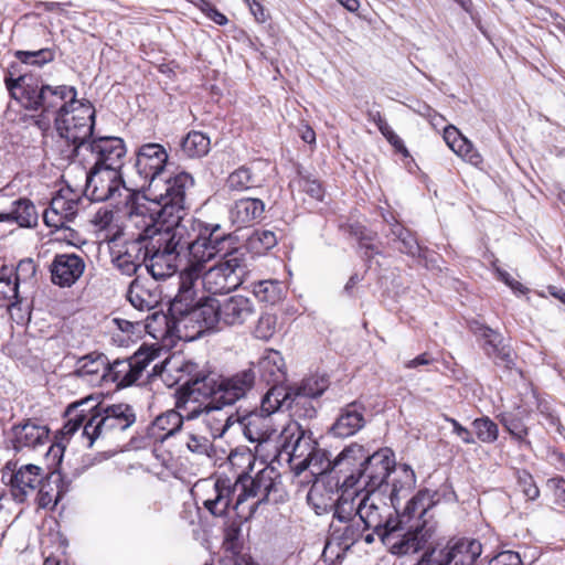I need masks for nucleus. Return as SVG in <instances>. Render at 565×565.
Listing matches in <instances>:
<instances>
[{
    "label": "nucleus",
    "mask_w": 565,
    "mask_h": 565,
    "mask_svg": "<svg viewBox=\"0 0 565 565\" xmlns=\"http://www.w3.org/2000/svg\"><path fill=\"white\" fill-rule=\"evenodd\" d=\"M403 487L393 483L390 502L397 516L388 532H384L382 543L396 556L415 554L424 550L433 537L437 521L433 509L440 502V493L429 489L419 490L398 512L399 493Z\"/></svg>",
    "instance_id": "nucleus-1"
},
{
    "label": "nucleus",
    "mask_w": 565,
    "mask_h": 565,
    "mask_svg": "<svg viewBox=\"0 0 565 565\" xmlns=\"http://www.w3.org/2000/svg\"><path fill=\"white\" fill-rule=\"evenodd\" d=\"M4 84L10 97L23 109L36 113L35 125L43 131L51 128L64 107H72L77 96L74 86H52L35 74L25 73L17 77L9 73L4 77Z\"/></svg>",
    "instance_id": "nucleus-2"
},
{
    "label": "nucleus",
    "mask_w": 565,
    "mask_h": 565,
    "mask_svg": "<svg viewBox=\"0 0 565 565\" xmlns=\"http://www.w3.org/2000/svg\"><path fill=\"white\" fill-rule=\"evenodd\" d=\"M275 489V470L264 467L254 477L242 472L232 484L227 478H218L212 486L213 494L203 501V505L215 516H222L228 510L235 495L234 510L241 518H249L257 507L269 500Z\"/></svg>",
    "instance_id": "nucleus-3"
},
{
    "label": "nucleus",
    "mask_w": 565,
    "mask_h": 565,
    "mask_svg": "<svg viewBox=\"0 0 565 565\" xmlns=\"http://www.w3.org/2000/svg\"><path fill=\"white\" fill-rule=\"evenodd\" d=\"M334 466L345 467L344 475L337 477L341 492H380L395 467V460L388 448L371 454L364 446L353 443L335 457Z\"/></svg>",
    "instance_id": "nucleus-4"
},
{
    "label": "nucleus",
    "mask_w": 565,
    "mask_h": 565,
    "mask_svg": "<svg viewBox=\"0 0 565 565\" xmlns=\"http://www.w3.org/2000/svg\"><path fill=\"white\" fill-rule=\"evenodd\" d=\"M194 185V179L188 172H180L162 183V190H149L150 206L161 227V232L177 234L181 232L182 238H189V231L196 218L188 217L185 213V193Z\"/></svg>",
    "instance_id": "nucleus-5"
},
{
    "label": "nucleus",
    "mask_w": 565,
    "mask_h": 565,
    "mask_svg": "<svg viewBox=\"0 0 565 565\" xmlns=\"http://www.w3.org/2000/svg\"><path fill=\"white\" fill-rule=\"evenodd\" d=\"M255 315L252 298L234 295L222 299L206 297L204 301L190 313L195 321L198 333L210 330H221L224 327L242 326Z\"/></svg>",
    "instance_id": "nucleus-6"
},
{
    "label": "nucleus",
    "mask_w": 565,
    "mask_h": 565,
    "mask_svg": "<svg viewBox=\"0 0 565 565\" xmlns=\"http://www.w3.org/2000/svg\"><path fill=\"white\" fill-rule=\"evenodd\" d=\"M169 372L175 371L179 375L175 383L180 384L179 398L193 407L201 403L213 402L222 404V375L199 369V365L192 361L169 362Z\"/></svg>",
    "instance_id": "nucleus-7"
},
{
    "label": "nucleus",
    "mask_w": 565,
    "mask_h": 565,
    "mask_svg": "<svg viewBox=\"0 0 565 565\" xmlns=\"http://www.w3.org/2000/svg\"><path fill=\"white\" fill-rule=\"evenodd\" d=\"M54 125L58 135L72 145L71 156L86 159L84 149L94 138L95 109L90 103H83L74 99L72 107H64V110L56 116Z\"/></svg>",
    "instance_id": "nucleus-8"
},
{
    "label": "nucleus",
    "mask_w": 565,
    "mask_h": 565,
    "mask_svg": "<svg viewBox=\"0 0 565 565\" xmlns=\"http://www.w3.org/2000/svg\"><path fill=\"white\" fill-rule=\"evenodd\" d=\"M204 264L196 263L188 257V265L181 270L179 279V289L175 297L170 301L168 315L163 316L167 329L171 332H181V327L189 328L194 326L195 321L190 319V313L204 299L195 302L196 292L195 282L201 278Z\"/></svg>",
    "instance_id": "nucleus-9"
},
{
    "label": "nucleus",
    "mask_w": 565,
    "mask_h": 565,
    "mask_svg": "<svg viewBox=\"0 0 565 565\" xmlns=\"http://www.w3.org/2000/svg\"><path fill=\"white\" fill-rule=\"evenodd\" d=\"M180 231H183L182 228ZM182 233L169 234L160 232L147 244V271L154 280H161L173 276L182 260L188 258L186 239Z\"/></svg>",
    "instance_id": "nucleus-10"
},
{
    "label": "nucleus",
    "mask_w": 565,
    "mask_h": 565,
    "mask_svg": "<svg viewBox=\"0 0 565 565\" xmlns=\"http://www.w3.org/2000/svg\"><path fill=\"white\" fill-rule=\"evenodd\" d=\"M186 252L190 259L205 265L220 254L232 253L233 237L220 224H209L196 220L189 231Z\"/></svg>",
    "instance_id": "nucleus-11"
},
{
    "label": "nucleus",
    "mask_w": 565,
    "mask_h": 565,
    "mask_svg": "<svg viewBox=\"0 0 565 565\" xmlns=\"http://www.w3.org/2000/svg\"><path fill=\"white\" fill-rule=\"evenodd\" d=\"M96 408L84 425V437L92 447L98 438L111 437L127 430L136 422V413L131 405L119 403L108 406L93 403Z\"/></svg>",
    "instance_id": "nucleus-12"
},
{
    "label": "nucleus",
    "mask_w": 565,
    "mask_h": 565,
    "mask_svg": "<svg viewBox=\"0 0 565 565\" xmlns=\"http://www.w3.org/2000/svg\"><path fill=\"white\" fill-rule=\"evenodd\" d=\"M318 446L312 431L297 420L288 423L279 435L278 456L289 462L295 475L299 476L308 469L312 454Z\"/></svg>",
    "instance_id": "nucleus-13"
},
{
    "label": "nucleus",
    "mask_w": 565,
    "mask_h": 565,
    "mask_svg": "<svg viewBox=\"0 0 565 565\" xmlns=\"http://www.w3.org/2000/svg\"><path fill=\"white\" fill-rule=\"evenodd\" d=\"M245 274V257L238 249H234L209 269H203L202 285L214 295L230 292L243 284Z\"/></svg>",
    "instance_id": "nucleus-14"
},
{
    "label": "nucleus",
    "mask_w": 565,
    "mask_h": 565,
    "mask_svg": "<svg viewBox=\"0 0 565 565\" xmlns=\"http://www.w3.org/2000/svg\"><path fill=\"white\" fill-rule=\"evenodd\" d=\"M354 500L351 493L342 491L333 512V520L330 524V536L338 545L348 550L363 536V522L354 512Z\"/></svg>",
    "instance_id": "nucleus-15"
},
{
    "label": "nucleus",
    "mask_w": 565,
    "mask_h": 565,
    "mask_svg": "<svg viewBox=\"0 0 565 565\" xmlns=\"http://www.w3.org/2000/svg\"><path fill=\"white\" fill-rule=\"evenodd\" d=\"M380 495V492L374 491L354 490L351 492V498H355L354 512L363 522V529L373 530L383 541L384 532L391 530L396 522V518H392L388 505L382 501Z\"/></svg>",
    "instance_id": "nucleus-16"
},
{
    "label": "nucleus",
    "mask_w": 565,
    "mask_h": 565,
    "mask_svg": "<svg viewBox=\"0 0 565 565\" xmlns=\"http://www.w3.org/2000/svg\"><path fill=\"white\" fill-rule=\"evenodd\" d=\"M312 399L291 386L275 385L265 394V408L269 412L290 411L298 418H313L317 411Z\"/></svg>",
    "instance_id": "nucleus-17"
},
{
    "label": "nucleus",
    "mask_w": 565,
    "mask_h": 565,
    "mask_svg": "<svg viewBox=\"0 0 565 565\" xmlns=\"http://www.w3.org/2000/svg\"><path fill=\"white\" fill-rule=\"evenodd\" d=\"M166 148L157 142L141 145L136 151L135 170L139 179L138 186L158 189L159 175L163 172L168 162Z\"/></svg>",
    "instance_id": "nucleus-18"
},
{
    "label": "nucleus",
    "mask_w": 565,
    "mask_h": 565,
    "mask_svg": "<svg viewBox=\"0 0 565 565\" xmlns=\"http://www.w3.org/2000/svg\"><path fill=\"white\" fill-rule=\"evenodd\" d=\"M156 356L157 352L152 348L140 347L131 356L109 362L107 382L116 384L117 387H127L137 383Z\"/></svg>",
    "instance_id": "nucleus-19"
},
{
    "label": "nucleus",
    "mask_w": 565,
    "mask_h": 565,
    "mask_svg": "<svg viewBox=\"0 0 565 565\" xmlns=\"http://www.w3.org/2000/svg\"><path fill=\"white\" fill-rule=\"evenodd\" d=\"M126 146L119 137L93 138L84 149L86 159L77 157L81 161L90 163L94 169H114L120 171L126 154Z\"/></svg>",
    "instance_id": "nucleus-20"
},
{
    "label": "nucleus",
    "mask_w": 565,
    "mask_h": 565,
    "mask_svg": "<svg viewBox=\"0 0 565 565\" xmlns=\"http://www.w3.org/2000/svg\"><path fill=\"white\" fill-rule=\"evenodd\" d=\"M470 330L478 339L482 340V350L495 365L504 370L514 367L515 353L501 333L479 321H472Z\"/></svg>",
    "instance_id": "nucleus-21"
},
{
    "label": "nucleus",
    "mask_w": 565,
    "mask_h": 565,
    "mask_svg": "<svg viewBox=\"0 0 565 565\" xmlns=\"http://www.w3.org/2000/svg\"><path fill=\"white\" fill-rule=\"evenodd\" d=\"M124 191L128 192V196H131L119 171L89 168L86 178V192L90 195V200L117 202Z\"/></svg>",
    "instance_id": "nucleus-22"
},
{
    "label": "nucleus",
    "mask_w": 565,
    "mask_h": 565,
    "mask_svg": "<svg viewBox=\"0 0 565 565\" xmlns=\"http://www.w3.org/2000/svg\"><path fill=\"white\" fill-rule=\"evenodd\" d=\"M200 413L199 408H190L179 397L175 403V409H170L156 419L148 428V436L154 441H163L174 436L179 431H183L185 424L193 420Z\"/></svg>",
    "instance_id": "nucleus-23"
},
{
    "label": "nucleus",
    "mask_w": 565,
    "mask_h": 565,
    "mask_svg": "<svg viewBox=\"0 0 565 565\" xmlns=\"http://www.w3.org/2000/svg\"><path fill=\"white\" fill-rule=\"evenodd\" d=\"M84 199L71 189L58 191L43 213L44 223L53 228H70L83 206Z\"/></svg>",
    "instance_id": "nucleus-24"
},
{
    "label": "nucleus",
    "mask_w": 565,
    "mask_h": 565,
    "mask_svg": "<svg viewBox=\"0 0 565 565\" xmlns=\"http://www.w3.org/2000/svg\"><path fill=\"white\" fill-rule=\"evenodd\" d=\"M8 479L10 491L17 502H24L29 494L42 484L43 469L36 465L28 463L15 469V463L9 461L2 472V480Z\"/></svg>",
    "instance_id": "nucleus-25"
},
{
    "label": "nucleus",
    "mask_w": 565,
    "mask_h": 565,
    "mask_svg": "<svg viewBox=\"0 0 565 565\" xmlns=\"http://www.w3.org/2000/svg\"><path fill=\"white\" fill-rule=\"evenodd\" d=\"M50 430L32 419L13 425L6 431V443L17 452L36 450L50 443Z\"/></svg>",
    "instance_id": "nucleus-26"
},
{
    "label": "nucleus",
    "mask_w": 565,
    "mask_h": 565,
    "mask_svg": "<svg viewBox=\"0 0 565 565\" xmlns=\"http://www.w3.org/2000/svg\"><path fill=\"white\" fill-rule=\"evenodd\" d=\"M128 227L135 228L131 232V239L149 243L161 232L153 209L150 206L148 196L137 199L129 207Z\"/></svg>",
    "instance_id": "nucleus-27"
},
{
    "label": "nucleus",
    "mask_w": 565,
    "mask_h": 565,
    "mask_svg": "<svg viewBox=\"0 0 565 565\" xmlns=\"http://www.w3.org/2000/svg\"><path fill=\"white\" fill-rule=\"evenodd\" d=\"M275 413L265 408L264 395L260 401V409L252 411L243 416L237 415L236 423L246 439L260 445L268 441L276 434L271 419V415Z\"/></svg>",
    "instance_id": "nucleus-28"
},
{
    "label": "nucleus",
    "mask_w": 565,
    "mask_h": 565,
    "mask_svg": "<svg viewBox=\"0 0 565 565\" xmlns=\"http://www.w3.org/2000/svg\"><path fill=\"white\" fill-rule=\"evenodd\" d=\"M224 406L223 404L207 402L193 405L192 407L200 409V413L193 418V422L199 423L212 440L222 437L225 431L236 423L234 415L223 411Z\"/></svg>",
    "instance_id": "nucleus-29"
},
{
    "label": "nucleus",
    "mask_w": 565,
    "mask_h": 565,
    "mask_svg": "<svg viewBox=\"0 0 565 565\" xmlns=\"http://www.w3.org/2000/svg\"><path fill=\"white\" fill-rule=\"evenodd\" d=\"M86 264L75 253L57 254L50 266L51 280L60 287H72L84 274Z\"/></svg>",
    "instance_id": "nucleus-30"
},
{
    "label": "nucleus",
    "mask_w": 565,
    "mask_h": 565,
    "mask_svg": "<svg viewBox=\"0 0 565 565\" xmlns=\"http://www.w3.org/2000/svg\"><path fill=\"white\" fill-rule=\"evenodd\" d=\"M147 244L140 241L131 239L125 242L122 247L113 252L111 262L114 266L126 276H132L147 262Z\"/></svg>",
    "instance_id": "nucleus-31"
},
{
    "label": "nucleus",
    "mask_w": 565,
    "mask_h": 565,
    "mask_svg": "<svg viewBox=\"0 0 565 565\" xmlns=\"http://www.w3.org/2000/svg\"><path fill=\"white\" fill-rule=\"evenodd\" d=\"M109 360L104 353L92 352L77 359L73 375L89 385L107 383Z\"/></svg>",
    "instance_id": "nucleus-32"
},
{
    "label": "nucleus",
    "mask_w": 565,
    "mask_h": 565,
    "mask_svg": "<svg viewBox=\"0 0 565 565\" xmlns=\"http://www.w3.org/2000/svg\"><path fill=\"white\" fill-rule=\"evenodd\" d=\"M256 382V372L254 367H246L231 376H222V395L221 403L223 405H232L245 397L254 387Z\"/></svg>",
    "instance_id": "nucleus-33"
},
{
    "label": "nucleus",
    "mask_w": 565,
    "mask_h": 565,
    "mask_svg": "<svg viewBox=\"0 0 565 565\" xmlns=\"http://www.w3.org/2000/svg\"><path fill=\"white\" fill-rule=\"evenodd\" d=\"M127 299L136 309L149 311L161 302V290L154 279L148 280L137 276L129 285Z\"/></svg>",
    "instance_id": "nucleus-34"
},
{
    "label": "nucleus",
    "mask_w": 565,
    "mask_h": 565,
    "mask_svg": "<svg viewBox=\"0 0 565 565\" xmlns=\"http://www.w3.org/2000/svg\"><path fill=\"white\" fill-rule=\"evenodd\" d=\"M365 407L359 402H352L341 408L335 422L330 428L333 436L347 438L355 435L365 425Z\"/></svg>",
    "instance_id": "nucleus-35"
},
{
    "label": "nucleus",
    "mask_w": 565,
    "mask_h": 565,
    "mask_svg": "<svg viewBox=\"0 0 565 565\" xmlns=\"http://www.w3.org/2000/svg\"><path fill=\"white\" fill-rule=\"evenodd\" d=\"M530 412L526 408L518 406L514 411L502 412L497 415V419L510 434L513 440H515L520 448L530 449L532 447L529 440V427L526 425V418Z\"/></svg>",
    "instance_id": "nucleus-36"
},
{
    "label": "nucleus",
    "mask_w": 565,
    "mask_h": 565,
    "mask_svg": "<svg viewBox=\"0 0 565 565\" xmlns=\"http://www.w3.org/2000/svg\"><path fill=\"white\" fill-rule=\"evenodd\" d=\"M249 367H254L259 379L273 386L278 385L285 379V361L280 352L268 349L258 359L257 362H250Z\"/></svg>",
    "instance_id": "nucleus-37"
},
{
    "label": "nucleus",
    "mask_w": 565,
    "mask_h": 565,
    "mask_svg": "<svg viewBox=\"0 0 565 565\" xmlns=\"http://www.w3.org/2000/svg\"><path fill=\"white\" fill-rule=\"evenodd\" d=\"M265 203L257 198L236 200L230 209V218L237 227H245L262 220Z\"/></svg>",
    "instance_id": "nucleus-38"
},
{
    "label": "nucleus",
    "mask_w": 565,
    "mask_h": 565,
    "mask_svg": "<svg viewBox=\"0 0 565 565\" xmlns=\"http://www.w3.org/2000/svg\"><path fill=\"white\" fill-rule=\"evenodd\" d=\"M444 140L448 147L466 162L475 167H481L483 163V158L475 148L473 143L455 126H448L444 129Z\"/></svg>",
    "instance_id": "nucleus-39"
},
{
    "label": "nucleus",
    "mask_w": 565,
    "mask_h": 565,
    "mask_svg": "<svg viewBox=\"0 0 565 565\" xmlns=\"http://www.w3.org/2000/svg\"><path fill=\"white\" fill-rule=\"evenodd\" d=\"M181 441L194 455L212 457L214 454L212 438L202 429L199 423L193 420L185 424L181 433Z\"/></svg>",
    "instance_id": "nucleus-40"
},
{
    "label": "nucleus",
    "mask_w": 565,
    "mask_h": 565,
    "mask_svg": "<svg viewBox=\"0 0 565 565\" xmlns=\"http://www.w3.org/2000/svg\"><path fill=\"white\" fill-rule=\"evenodd\" d=\"M67 491L68 484H65L61 472L53 471L39 487L38 504L40 508L53 509Z\"/></svg>",
    "instance_id": "nucleus-41"
},
{
    "label": "nucleus",
    "mask_w": 565,
    "mask_h": 565,
    "mask_svg": "<svg viewBox=\"0 0 565 565\" xmlns=\"http://www.w3.org/2000/svg\"><path fill=\"white\" fill-rule=\"evenodd\" d=\"M95 398L92 396L77 401L73 404H70L66 408L65 416L67 420L63 425L62 434L64 436L71 437L78 429L83 428L84 425L89 418L90 414L94 412L96 406L93 405Z\"/></svg>",
    "instance_id": "nucleus-42"
},
{
    "label": "nucleus",
    "mask_w": 565,
    "mask_h": 565,
    "mask_svg": "<svg viewBox=\"0 0 565 565\" xmlns=\"http://www.w3.org/2000/svg\"><path fill=\"white\" fill-rule=\"evenodd\" d=\"M384 221L391 227V235L401 243L399 250L411 257H422L424 248L419 245L416 236L408 228L404 227L392 214H382Z\"/></svg>",
    "instance_id": "nucleus-43"
},
{
    "label": "nucleus",
    "mask_w": 565,
    "mask_h": 565,
    "mask_svg": "<svg viewBox=\"0 0 565 565\" xmlns=\"http://www.w3.org/2000/svg\"><path fill=\"white\" fill-rule=\"evenodd\" d=\"M265 179L257 173V164L242 166L231 172L226 179L230 191L243 192L260 188Z\"/></svg>",
    "instance_id": "nucleus-44"
},
{
    "label": "nucleus",
    "mask_w": 565,
    "mask_h": 565,
    "mask_svg": "<svg viewBox=\"0 0 565 565\" xmlns=\"http://www.w3.org/2000/svg\"><path fill=\"white\" fill-rule=\"evenodd\" d=\"M13 268L2 266L0 268V307L11 308L20 302L19 285L14 281Z\"/></svg>",
    "instance_id": "nucleus-45"
},
{
    "label": "nucleus",
    "mask_w": 565,
    "mask_h": 565,
    "mask_svg": "<svg viewBox=\"0 0 565 565\" xmlns=\"http://www.w3.org/2000/svg\"><path fill=\"white\" fill-rule=\"evenodd\" d=\"M210 138L205 134L192 130L182 138L180 147L184 156L201 158L210 151Z\"/></svg>",
    "instance_id": "nucleus-46"
},
{
    "label": "nucleus",
    "mask_w": 565,
    "mask_h": 565,
    "mask_svg": "<svg viewBox=\"0 0 565 565\" xmlns=\"http://www.w3.org/2000/svg\"><path fill=\"white\" fill-rule=\"evenodd\" d=\"M309 459L310 465L308 466V469H310L312 475H322L328 471L339 473V476L341 477L344 475L345 467H335V458L332 461L329 460L327 458L326 451L318 448V446H316L312 454L308 456V459H306V461H308Z\"/></svg>",
    "instance_id": "nucleus-47"
},
{
    "label": "nucleus",
    "mask_w": 565,
    "mask_h": 565,
    "mask_svg": "<svg viewBox=\"0 0 565 565\" xmlns=\"http://www.w3.org/2000/svg\"><path fill=\"white\" fill-rule=\"evenodd\" d=\"M278 243L276 233L270 230H255L247 239L248 249L262 255L275 247Z\"/></svg>",
    "instance_id": "nucleus-48"
},
{
    "label": "nucleus",
    "mask_w": 565,
    "mask_h": 565,
    "mask_svg": "<svg viewBox=\"0 0 565 565\" xmlns=\"http://www.w3.org/2000/svg\"><path fill=\"white\" fill-rule=\"evenodd\" d=\"M13 221L22 227H31L36 224L35 206L30 200L19 199L12 203Z\"/></svg>",
    "instance_id": "nucleus-49"
},
{
    "label": "nucleus",
    "mask_w": 565,
    "mask_h": 565,
    "mask_svg": "<svg viewBox=\"0 0 565 565\" xmlns=\"http://www.w3.org/2000/svg\"><path fill=\"white\" fill-rule=\"evenodd\" d=\"M472 428L476 437L483 444H493L499 437V427L490 417L482 416L473 419Z\"/></svg>",
    "instance_id": "nucleus-50"
},
{
    "label": "nucleus",
    "mask_w": 565,
    "mask_h": 565,
    "mask_svg": "<svg viewBox=\"0 0 565 565\" xmlns=\"http://www.w3.org/2000/svg\"><path fill=\"white\" fill-rule=\"evenodd\" d=\"M290 185L305 192L316 201L323 200L324 190L322 188V184L317 179H312L309 175H303L299 173L298 177L291 181Z\"/></svg>",
    "instance_id": "nucleus-51"
},
{
    "label": "nucleus",
    "mask_w": 565,
    "mask_h": 565,
    "mask_svg": "<svg viewBox=\"0 0 565 565\" xmlns=\"http://www.w3.org/2000/svg\"><path fill=\"white\" fill-rule=\"evenodd\" d=\"M15 57L23 64L43 66L52 62L55 53L51 49H41L36 51H17Z\"/></svg>",
    "instance_id": "nucleus-52"
},
{
    "label": "nucleus",
    "mask_w": 565,
    "mask_h": 565,
    "mask_svg": "<svg viewBox=\"0 0 565 565\" xmlns=\"http://www.w3.org/2000/svg\"><path fill=\"white\" fill-rule=\"evenodd\" d=\"M329 381L326 376L313 375L305 379L299 386H292L302 394L317 398L328 388Z\"/></svg>",
    "instance_id": "nucleus-53"
},
{
    "label": "nucleus",
    "mask_w": 565,
    "mask_h": 565,
    "mask_svg": "<svg viewBox=\"0 0 565 565\" xmlns=\"http://www.w3.org/2000/svg\"><path fill=\"white\" fill-rule=\"evenodd\" d=\"M277 318L271 313H263L255 326L254 335L268 341L276 332Z\"/></svg>",
    "instance_id": "nucleus-54"
},
{
    "label": "nucleus",
    "mask_w": 565,
    "mask_h": 565,
    "mask_svg": "<svg viewBox=\"0 0 565 565\" xmlns=\"http://www.w3.org/2000/svg\"><path fill=\"white\" fill-rule=\"evenodd\" d=\"M254 295L262 301L274 303L279 299V285L273 280L259 281L254 287Z\"/></svg>",
    "instance_id": "nucleus-55"
},
{
    "label": "nucleus",
    "mask_w": 565,
    "mask_h": 565,
    "mask_svg": "<svg viewBox=\"0 0 565 565\" xmlns=\"http://www.w3.org/2000/svg\"><path fill=\"white\" fill-rule=\"evenodd\" d=\"M114 221V213L108 209H99L92 218V224L94 228L98 232H106L104 238L107 239L109 237L108 232L111 230Z\"/></svg>",
    "instance_id": "nucleus-56"
},
{
    "label": "nucleus",
    "mask_w": 565,
    "mask_h": 565,
    "mask_svg": "<svg viewBox=\"0 0 565 565\" xmlns=\"http://www.w3.org/2000/svg\"><path fill=\"white\" fill-rule=\"evenodd\" d=\"M518 483L522 492L529 500H535L540 495V490L536 487L533 477L525 470L518 471Z\"/></svg>",
    "instance_id": "nucleus-57"
},
{
    "label": "nucleus",
    "mask_w": 565,
    "mask_h": 565,
    "mask_svg": "<svg viewBox=\"0 0 565 565\" xmlns=\"http://www.w3.org/2000/svg\"><path fill=\"white\" fill-rule=\"evenodd\" d=\"M36 271V266H35V263L33 262V259L31 258H26V259H22L15 270H13V279L14 281H17L18 285H20L21 282H25L26 280H29L30 278H32L34 276Z\"/></svg>",
    "instance_id": "nucleus-58"
},
{
    "label": "nucleus",
    "mask_w": 565,
    "mask_h": 565,
    "mask_svg": "<svg viewBox=\"0 0 565 565\" xmlns=\"http://www.w3.org/2000/svg\"><path fill=\"white\" fill-rule=\"evenodd\" d=\"M488 565H523L519 553L513 551H502L492 557Z\"/></svg>",
    "instance_id": "nucleus-59"
},
{
    "label": "nucleus",
    "mask_w": 565,
    "mask_h": 565,
    "mask_svg": "<svg viewBox=\"0 0 565 565\" xmlns=\"http://www.w3.org/2000/svg\"><path fill=\"white\" fill-rule=\"evenodd\" d=\"M446 422H448L452 427V434H455L461 441L466 445L476 444V438L473 434L465 426H462L457 419L451 417H446Z\"/></svg>",
    "instance_id": "nucleus-60"
},
{
    "label": "nucleus",
    "mask_w": 565,
    "mask_h": 565,
    "mask_svg": "<svg viewBox=\"0 0 565 565\" xmlns=\"http://www.w3.org/2000/svg\"><path fill=\"white\" fill-rule=\"evenodd\" d=\"M493 267H494L498 279L503 281L515 294L524 295L527 292L529 289L526 287H524L521 282L513 279L508 271L495 266V264H493Z\"/></svg>",
    "instance_id": "nucleus-61"
},
{
    "label": "nucleus",
    "mask_w": 565,
    "mask_h": 565,
    "mask_svg": "<svg viewBox=\"0 0 565 565\" xmlns=\"http://www.w3.org/2000/svg\"><path fill=\"white\" fill-rule=\"evenodd\" d=\"M245 3L258 23H265L268 20L269 14L259 1L247 0Z\"/></svg>",
    "instance_id": "nucleus-62"
},
{
    "label": "nucleus",
    "mask_w": 565,
    "mask_h": 565,
    "mask_svg": "<svg viewBox=\"0 0 565 565\" xmlns=\"http://www.w3.org/2000/svg\"><path fill=\"white\" fill-rule=\"evenodd\" d=\"M554 489L555 501L565 507V479L563 478H553L550 480Z\"/></svg>",
    "instance_id": "nucleus-63"
},
{
    "label": "nucleus",
    "mask_w": 565,
    "mask_h": 565,
    "mask_svg": "<svg viewBox=\"0 0 565 565\" xmlns=\"http://www.w3.org/2000/svg\"><path fill=\"white\" fill-rule=\"evenodd\" d=\"M434 359L430 358L428 353H423L416 356L413 360L405 362V369H417L418 366L429 365Z\"/></svg>",
    "instance_id": "nucleus-64"
}]
</instances>
